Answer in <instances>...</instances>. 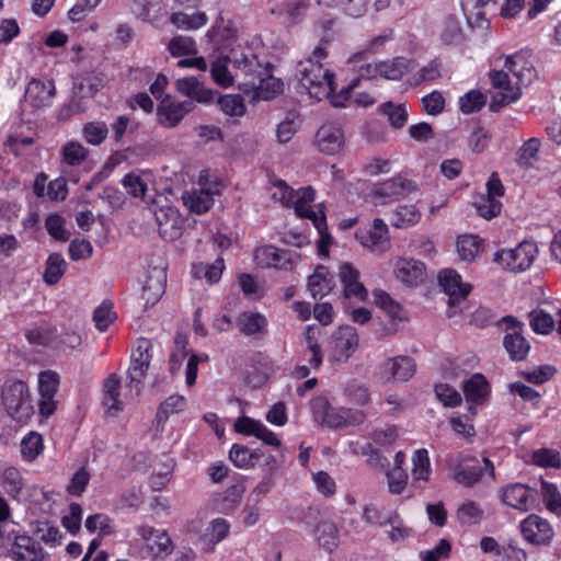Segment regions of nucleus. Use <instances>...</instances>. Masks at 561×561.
<instances>
[{
    "label": "nucleus",
    "mask_w": 561,
    "mask_h": 561,
    "mask_svg": "<svg viewBox=\"0 0 561 561\" xmlns=\"http://www.w3.org/2000/svg\"><path fill=\"white\" fill-rule=\"evenodd\" d=\"M230 527V523L222 517L211 519L206 527L201 517H195L187 523L186 531L196 536L203 551L213 552L229 536Z\"/></svg>",
    "instance_id": "obj_6"
},
{
    "label": "nucleus",
    "mask_w": 561,
    "mask_h": 561,
    "mask_svg": "<svg viewBox=\"0 0 561 561\" xmlns=\"http://www.w3.org/2000/svg\"><path fill=\"white\" fill-rule=\"evenodd\" d=\"M60 378L56 371H41L37 379L38 396H56L58 392Z\"/></svg>",
    "instance_id": "obj_62"
},
{
    "label": "nucleus",
    "mask_w": 561,
    "mask_h": 561,
    "mask_svg": "<svg viewBox=\"0 0 561 561\" xmlns=\"http://www.w3.org/2000/svg\"><path fill=\"white\" fill-rule=\"evenodd\" d=\"M520 531L526 541L536 546L549 545L554 536L550 523L536 514L528 515L522 522Z\"/></svg>",
    "instance_id": "obj_21"
},
{
    "label": "nucleus",
    "mask_w": 561,
    "mask_h": 561,
    "mask_svg": "<svg viewBox=\"0 0 561 561\" xmlns=\"http://www.w3.org/2000/svg\"><path fill=\"white\" fill-rule=\"evenodd\" d=\"M393 278L405 288H417L427 279L426 265L416 259L394 256L390 260Z\"/></svg>",
    "instance_id": "obj_9"
},
{
    "label": "nucleus",
    "mask_w": 561,
    "mask_h": 561,
    "mask_svg": "<svg viewBox=\"0 0 561 561\" xmlns=\"http://www.w3.org/2000/svg\"><path fill=\"white\" fill-rule=\"evenodd\" d=\"M390 225L396 229H410L422 220V211L415 204H399L390 214Z\"/></svg>",
    "instance_id": "obj_32"
},
{
    "label": "nucleus",
    "mask_w": 561,
    "mask_h": 561,
    "mask_svg": "<svg viewBox=\"0 0 561 561\" xmlns=\"http://www.w3.org/2000/svg\"><path fill=\"white\" fill-rule=\"evenodd\" d=\"M437 279L444 293L449 296V305L463 300L471 290V285L462 282L460 274L453 268L442 270Z\"/></svg>",
    "instance_id": "obj_26"
},
{
    "label": "nucleus",
    "mask_w": 561,
    "mask_h": 561,
    "mask_svg": "<svg viewBox=\"0 0 561 561\" xmlns=\"http://www.w3.org/2000/svg\"><path fill=\"white\" fill-rule=\"evenodd\" d=\"M540 493L546 505V508L557 515H561V494L556 484L541 481Z\"/></svg>",
    "instance_id": "obj_57"
},
{
    "label": "nucleus",
    "mask_w": 561,
    "mask_h": 561,
    "mask_svg": "<svg viewBox=\"0 0 561 561\" xmlns=\"http://www.w3.org/2000/svg\"><path fill=\"white\" fill-rule=\"evenodd\" d=\"M215 48L224 51L232 49L237 39V30L230 21H218L207 33Z\"/></svg>",
    "instance_id": "obj_34"
},
{
    "label": "nucleus",
    "mask_w": 561,
    "mask_h": 561,
    "mask_svg": "<svg viewBox=\"0 0 561 561\" xmlns=\"http://www.w3.org/2000/svg\"><path fill=\"white\" fill-rule=\"evenodd\" d=\"M415 364L408 356L387 358L380 366V376L386 382H404L415 374Z\"/></svg>",
    "instance_id": "obj_25"
},
{
    "label": "nucleus",
    "mask_w": 561,
    "mask_h": 561,
    "mask_svg": "<svg viewBox=\"0 0 561 561\" xmlns=\"http://www.w3.org/2000/svg\"><path fill=\"white\" fill-rule=\"evenodd\" d=\"M531 329L539 334L550 333L556 324L554 319L545 310L536 309L529 313Z\"/></svg>",
    "instance_id": "obj_63"
},
{
    "label": "nucleus",
    "mask_w": 561,
    "mask_h": 561,
    "mask_svg": "<svg viewBox=\"0 0 561 561\" xmlns=\"http://www.w3.org/2000/svg\"><path fill=\"white\" fill-rule=\"evenodd\" d=\"M138 396L135 389L130 390L129 380L125 387H122L121 377L117 374H111L103 382V405L110 415H117Z\"/></svg>",
    "instance_id": "obj_10"
},
{
    "label": "nucleus",
    "mask_w": 561,
    "mask_h": 561,
    "mask_svg": "<svg viewBox=\"0 0 561 561\" xmlns=\"http://www.w3.org/2000/svg\"><path fill=\"white\" fill-rule=\"evenodd\" d=\"M339 277L344 288L346 298H354L358 301H365L368 291L359 282V272L350 263H343L339 268Z\"/></svg>",
    "instance_id": "obj_30"
},
{
    "label": "nucleus",
    "mask_w": 561,
    "mask_h": 561,
    "mask_svg": "<svg viewBox=\"0 0 561 561\" xmlns=\"http://www.w3.org/2000/svg\"><path fill=\"white\" fill-rule=\"evenodd\" d=\"M138 536L145 542V547L153 557L170 554L173 549V542L164 529H158L152 526L141 525L136 529Z\"/></svg>",
    "instance_id": "obj_23"
},
{
    "label": "nucleus",
    "mask_w": 561,
    "mask_h": 561,
    "mask_svg": "<svg viewBox=\"0 0 561 561\" xmlns=\"http://www.w3.org/2000/svg\"><path fill=\"white\" fill-rule=\"evenodd\" d=\"M312 419L316 423L330 428H343L362 424L366 415L362 410L334 408L324 396L310 401Z\"/></svg>",
    "instance_id": "obj_2"
},
{
    "label": "nucleus",
    "mask_w": 561,
    "mask_h": 561,
    "mask_svg": "<svg viewBox=\"0 0 561 561\" xmlns=\"http://www.w3.org/2000/svg\"><path fill=\"white\" fill-rule=\"evenodd\" d=\"M188 340L184 334H178L174 339V345L169 357V369L172 374H176L184 362L190 356L187 348Z\"/></svg>",
    "instance_id": "obj_53"
},
{
    "label": "nucleus",
    "mask_w": 561,
    "mask_h": 561,
    "mask_svg": "<svg viewBox=\"0 0 561 561\" xmlns=\"http://www.w3.org/2000/svg\"><path fill=\"white\" fill-rule=\"evenodd\" d=\"M7 413L19 423H26L34 414L32 394L22 380H8L1 392Z\"/></svg>",
    "instance_id": "obj_4"
},
{
    "label": "nucleus",
    "mask_w": 561,
    "mask_h": 561,
    "mask_svg": "<svg viewBox=\"0 0 561 561\" xmlns=\"http://www.w3.org/2000/svg\"><path fill=\"white\" fill-rule=\"evenodd\" d=\"M541 147L539 138H529L517 151V163L523 168H530L538 160V152Z\"/></svg>",
    "instance_id": "obj_54"
},
{
    "label": "nucleus",
    "mask_w": 561,
    "mask_h": 561,
    "mask_svg": "<svg viewBox=\"0 0 561 561\" xmlns=\"http://www.w3.org/2000/svg\"><path fill=\"white\" fill-rule=\"evenodd\" d=\"M363 248L375 254H382L390 249L388 225L381 218H375L369 229H360L355 233Z\"/></svg>",
    "instance_id": "obj_17"
},
{
    "label": "nucleus",
    "mask_w": 561,
    "mask_h": 561,
    "mask_svg": "<svg viewBox=\"0 0 561 561\" xmlns=\"http://www.w3.org/2000/svg\"><path fill=\"white\" fill-rule=\"evenodd\" d=\"M312 534L318 543L328 551L334 550L339 545V530L328 518L319 517Z\"/></svg>",
    "instance_id": "obj_37"
},
{
    "label": "nucleus",
    "mask_w": 561,
    "mask_h": 561,
    "mask_svg": "<svg viewBox=\"0 0 561 561\" xmlns=\"http://www.w3.org/2000/svg\"><path fill=\"white\" fill-rule=\"evenodd\" d=\"M218 193V184L205 183L197 188L185 192L182 199L191 213L201 215L210 209L214 204V196Z\"/></svg>",
    "instance_id": "obj_24"
},
{
    "label": "nucleus",
    "mask_w": 561,
    "mask_h": 561,
    "mask_svg": "<svg viewBox=\"0 0 561 561\" xmlns=\"http://www.w3.org/2000/svg\"><path fill=\"white\" fill-rule=\"evenodd\" d=\"M168 50L174 58L186 57L197 54L195 41L190 36L179 35L173 37L168 44Z\"/></svg>",
    "instance_id": "obj_56"
},
{
    "label": "nucleus",
    "mask_w": 561,
    "mask_h": 561,
    "mask_svg": "<svg viewBox=\"0 0 561 561\" xmlns=\"http://www.w3.org/2000/svg\"><path fill=\"white\" fill-rule=\"evenodd\" d=\"M328 53L323 46H317L312 55L300 61L297 66L296 77L300 87L318 101L330 99L335 107L344 106L340 96L332 95L334 90V75L321 62Z\"/></svg>",
    "instance_id": "obj_1"
},
{
    "label": "nucleus",
    "mask_w": 561,
    "mask_h": 561,
    "mask_svg": "<svg viewBox=\"0 0 561 561\" xmlns=\"http://www.w3.org/2000/svg\"><path fill=\"white\" fill-rule=\"evenodd\" d=\"M531 460L535 465L542 468H560L561 455L559 451L550 448H540L533 453Z\"/></svg>",
    "instance_id": "obj_64"
},
{
    "label": "nucleus",
    "mask_w": 561,
    "mask_h": 561,
    "mask_svg": "<svg viewBox=\"0 0 561 561\" xmlns=\"http://www.w3.org/2000/svg\"><path fill=\"white\" fill-rule=\"evenodd\" d=\"M234 431L245 436H254L268 446L280 447L282 445L277 435L264 423L249 416L239 417L234 423Z\"/></svg>",
    "instance_id": "obj_27"
},
{
    "label": "nucleus",
    "mask_w": 561,
    "mask_h": 561,
    "mask_svg": "<svg viewBox=\"0 0 561 561\" xmlns=\"http://www.w3.org/2000/svg\"><path fill=\"white\" fill-rule=\"evenodd\" d=\"M380 111L388 117L390 125L394 128H401L408 121V111L404 104L385 103Z\"/></svg>",
    "instance_id": "obj_61"
},
{
    "label": "nucleus",
    "mask_w": 561,
    "mask_h": 561,
    "mask_svg": "<svg viewBox=\"0 0 561 561\" xmlns=\"http://www.w3.org/2000/svg\"><path fill=\"white\" fill-rule=\"evenodd\" d=\"M345 133L340 124L327 122L316 131L312 146L314 149L327 156H334L345 148Z\"/></svg>",
    "instance_id": "obj_13"
},
{
    "label": "nucleus",
    "mask_w": 561,
    "mask_h": 561,
    "mask_svg": "<svg viewBox=\"0 0 561 561\" xmlns=\"http://www.w3.org/2000/svg\"><path fill=\"white\" fill-rule=\"evenodd\" d=\"M237 323L241 333L245 335L262 334L266 331L267 319L264 314L245 311L238 316Z\"/></svg>",
    "instance_id": "obj_43"
},
{
    "label": "nucleus",
    "mask_w": 561,
    "mask_h": 561,
    "mask_svg": "<svg viewBox=\"0 0 561 561\" xmlns=\"http://www.w3.org/2000/svg\"><path fill=\"white\" fill-rule=\"evenodd\" d=\"M492 84V100L490 107L493 111L518 101L522 96V87L512 81L504 70H493L490 72Z\"/></svg>",
    "instance_id": "obj_11"
},
{
    "label": "nucleus",
    "mask_w": 561,
    "mask_h": 561,
    "mask_svg": "<svg viewBox=\"0 0 561 561\" xmlns=\"http://www.w3.org/2000/svg\"><path fill=\"white\" fill-rule=\"evenodd\" d=\"M151 360L150 344L148 341H141L130 357V366L127 371L130 390L135 389L140 393V385L145 379Z\"/></svg>",
    "instance_id": "obj_19"
},
{
    "label": "nucleus",
    "mask_w": 561,
    "mask_h": 561,
    "mask_svg": "<svg viewBox=\"0 0 561 561\" xmlns=\"http://www.w3.org/2000/svg\"><path fill=\"white\" fill-rule=\"evenodd\" d=\"M272 14H277L287 24L294 25L301 22L307 15V3L300 1H288L271 9Z\"/></svg>",
    "instance_id": "obj_39"
},
{
    "label": "nucleus",
    "mask_w": 561,
    "mask_h": 561,
    "mask_svg": "<svg viewBox=\"0 0 561 561\" xmlns=\"http://www.w3.org/2000/svg\"><path fill=\"white\" fill-rule=\"evenodd\" d=\"M89 150L79 141L66 142L61 150V161L69 167L80 165L88 158Z\"/></svg>",
    "instance_id": "obj_50"
},
{
    "label": "nucleus",
    "mask_w": 561,
    "mask_h": 561,
    "mask_svg": "<svg viewBox=\"0 0 561 561\" xmlns=\"http://www.w3.org/2000/svg\"><path fill=\"white\" fill-rule=\"evenodd\" d=\"M334 286V280L329 270L320 265L308 278V289L313 298L328 295Z\"/></svg>",
    "instance_id": "obj_38"
},
{
    "label": "nucleus",
    "mask_w": 561,
    "mask_h": 561,
    "mask_svg": "<svg viewBox=\"0 0 561 561\" xmlns=\"http://www.w3.org/2000/svg\"><path fill=\"white\" fill-rule=\"evenodd\" d=\"M414 68L415 65L412 60L398 57L392 60L368 64L362 68L360 76L367 79L383 78L387 80H400Z\"/></svg>",
    "instance_id": "obj_16"
},
{
    "label": "nucleus",
    "mask_w": 561,
    "mask_h": 561,
    "mask_svg": "<svg viewBox=\"0 0 561 561\" xmlns=\"http://www.w3.org/2000/svg\"><path fill=\"white\" fill-rule=\"evenodd\" d=\"M503 345L512 360H523L528 355L530 345L517 331L504 336Z\"/></svg>",
    "instance_id": "obj_46"
},
{
    "label": "nucleus",
    "mask_w": 561,
    "mask_h": 561,
    "mask_svg": "<svg viewBox=\"0 0 561 561\" xmlns=\"http://www.w3.org/2000/svg\"><path fill=\"white\" fill-rule=\"evenodd\" d=\"M501 501L522 512L531 510L534 503V492L525 484L513 483L501 489Z\"/></svg>",
    "instance_id": "obj_28"
},
{
    "label": "nucleus",
    "mask_w": 561,
    "mask_h": 561,
    "mask_svg": "<svg viewBox=\"0 0 561 561\" xmlns=\"http://www.w3.org/2000/svg\"><path fill=\"white\" fill-rule=\"evenodd\" d=\"M373 297L375 305L383 310L392 320H405L402 306L396 301L388 293L381 289H375L373 291Z\"/></svg>",
    "instance_id": "obj_47"
},
{
    "label": "nucleus",
    "mask_w": 561,
    "mask_h": 561,
    "mask_svg": "<svg viewBox=\"0 0 561 561\" xmlns=\"http://www.w3.org/2000/svg\"><path fill=\"white\" fill-rule=\"evenodd\" d=\"M254 257L261 267H273L282 271H291L301 259L295 251L278 249L274 245L259 248L255 251Z\"/></svg>",
    "instance_id": "obj_15"
},
{
    "label": "nucleus",
    "mask_w": 561,
    "mask_h": 561,
    "mask_svg": "<svg viewBox=\"0 0 561 561\" xmlns=\"http://www.w3.org/2000/svg\"><path fill=\"white\" fill-rule=\"evenodd\" d=\"M56 87L51 80L32 79L26 85L24 103L32 110H42L53 104Z\"/></svg>",
    "instance_id": "obj_20"
},
{
    "label": "nucleus",
    "mask_w": 561,
    "mask_h": 561,
    "mask_svg": "<svg viewBox=\"0 0 561 561\" xmlns=\"http://www.w3.org/2000/svg\"><path fill=\"white\" fill-rule=\"evenodd\" d=\"M411 478L414 485L425 484L431 480L433 469L428 450L415 449L411 456Z\"/></svg>",
    "instance_id": "obj_33"
},
{
    "label": "nucleus",
    "mask_w": 561,
    "mask_h": 561,
    "mask_svg": "<svg viewBox=\"0 0 561 561\" xmlns=\"http://www.w3.org/2000/svg\"><path fill=\"white\" fill-rule=\"evenodd\" d=\"M157 208L153 209L160 236L167 241L179 239L183 231V219L179 210L163 201H157Z\"/></svg>",
    "instance_id": "obj_14"
},
{
    "label": "nucleus",
    "mask_w": 561,
    "mask_h": 561,
    "mask_svg": "<svg viewBox=\"0 0 561 561\" xmlns=\"http://www.w3.org/2000/svg\"><path fill=\"white\" fill-rule=\"evenodd\" d=\"M167 286V271L163 266L150 267L141 280V299L145 306L156 305L164 294Z\"/></svg>",
    "instance_id": "obj_22"
},
{
    "label": "nucleus",
    "mask_w": 561,
    "mask_h": 561,
    "mask_svg": "<svg viewBox=\"0 0 561 561\" xmlns=\"http://www.w3.org/2000/svg\"><path fill=\"white\" fill-rule=\"evenodd\" d=\"M151 180V173L147 171L130 172L122 179V185L126 193L134 198H144Z\"/></svg>",
    "instance_id": "obj_40"
},
{
    "label": "nucleus",
    "mask_w": 561,
    "mask_h": 561,
    "mask_svg": "<svg viewBox=\"0 0 561 561\" xmlns=\"http://www.w3.org/2000/svg\"><path fill=\"white\" fill-rule=\"evenodd\" d=\"M0 484L8 495L13 500H20V495L24 489V479L18 468H5L0 476Z\"/></svg>",
    "instance_id": "obj_45"
},
{
    "label": "nucleus",
    "mask_w": 561,
    "mask_h": 561,
    "mask_svg": "<svg viewBox=\"0 0 561 561\" xmlns=\"http://www.w3.org/2000/svg\"><path fill=\"white\" fill-rule=\"evenodd\" d=\"M467 401L482 404L490 394V383L482 374H474L462 385Z\"/></svg>",
    "instance_id": "obj_36"
},
{
    "label": "nucleus",
    "mask_w": 561,
    "mask_h": 561,
    "mask_svg": "<svg viewBox=\"0 0 561 561\" xmlns=\"http://www.w3.org/2000/svg\"><path fill=\"white\" fill-rule=\"evenodd\" d=\"M107 134L108 128L104 122H91L82 127V137L92 146L101 145L106 139Z\"/></svg>",
    "instance_id": "obj_58"
},
{
    "label": "nucleus",
    "mask_w": 561,
    "mask_h": 561,
    "mask_svg": "<svg viewBox=\"0 0 561 561\" xmlns=\"http://www.w3.org/2000/svg\"><path fill=\"white\" fill-rule=\"evenodd\" d=\"M358 334L351 325H341L334 331L329 341V356L334 363H345L357 351Z\"/></svg>",
    "instance_id": "obj_12"
},
{
    "label": "nucleus",
    "mask_w": 561,
    "mask_h": 561,
    "mask_svg": "<svg viewBox=\"0 0 561 561\" xmlns=\"http://www.w3.org/2000/svg\"><path fill=\"white\" fill-rule=\"evenodd\" d=\"M84 527L89 533H99L100 536H107L114 531L112 519L101 513L88 516Z\"/></svg>",
    "instance_id": "obj_59"
},
{
    "label": "nucleus",
    "mask_w": 561,
    "mask_h": 561,
    "mask_svg": "<svg viewBox=\"0 0 561 561\" xmlns=\"http://www.w3.org/2000/svg\"><path fill=\"white\" fill-rule=\"evenodd\" d=\"M193 108L192 101H178L164 95L157 108L158 122L164 127H175Z\"/></svg>",
    "instance_id": "obj_18"
},
{
    "label": "nucleus",
    "mask_w": 561,
    "mask_h": 561,
    "mask_svg": "<svg viewBox=\"0 0 561 561\" xmlns=\"http://www.w3.org/2000/svg\"><path fill=\"white\" fill-rule=\"evenodd\" d=\"M264 456L261 449L251 450L239 444H233L229 451V459L240 469H250L255 466V460Z\"/></svg>",
    "instance_id": "obj_44"
},
{
    "label": "nucleus",
    "mask_w": 561,
    "mask_h": 561,
    "mask_svg": "<svg viewBox=\"0 0 561 561\" xmlns=\"http://www.w3.org/2000/svg\"><path fill=\"white\" fill-rule=\"evenodd\" d=\"M221 112L231 117H241L245 113L243 99L238 94H227L218 101Z\"/></svg>",
    "instance_id": "obj_60"
},
{
    "label": "nucleus",
    "mask_w": 561,
    "mask_h": 561,
    "mask_svg": "<svg viewBox=\"0 0 561 561\" xmlns=\"http://www.w3.org/2000/svg\"><path fill=\"white\" fill-rule=\"evenodd\" d=\"M14 561H49V557L31 537L19 536L10 551Z\"/></svg>",
    "instance_id": "obj_31"
},
{
    "label": "nucleus",
    "mask_w": 561,
    "mask_h": 561,
    "mask_svg": "<svg viewBox=\"0 0 561 561\" xmlns=\"http://www.w3.org/2000/svg\"><path fill=\"white\" fill-rule=\"evenodd\" d=\"M21 456L25 461L35 460L44 450V440L39 433L28 432L21 440Z\"/></svg>",
    "instance_id": "obj_51"
},
{
    "label": "nucleus",
    "mask_w": 561,
    "mask_h": 561,
    "mask_svg": "<svg viewBox=\"0 0 561 561\" xmlns=\"http://www.w3.org/2000/svg\"><path fill=\"white\" fill-rule=\"evenodd\" d=\"M175 89L182 95L196 100L199 103H209L214 96L211 90L205 88L193 76L178 79L175 81Z\"/></svg>",
    "instance_id": "obj_35"
},
{
    "label": "nucleus",
    "mask_w": 561,
    "mask_h": 561,
    "mask_svg": "<svg viewBox=\"0 0 561 561\" xmlns=\"http://www.w3.org/2000/svg\"><path fill=\"white\" fill-rule=\"evenodd\" d=\"M416 191L417 185L414 181L402 175H396L375 184L368 193V198L376 206L387 205L392 201L413 194Z\"/></svg>",
    "instance_id": "obj_8"
},
{
    "label": "nucleus",
    "mask_w": 561,
    "mask_h": 561,
    "mask_svg": "<svg viewBox=\"0 0 561 561\" xmlns=\"http://www.w3.org/2000/svg\"><path fill=\"white\" fill-rule=\"evenodd\" d=\"M456 250L462 261L472 262L482 253L483 242L476 234H461L457 238Z\"/></svg>",
    "instance_id": "obj_42"
},
{
    "label": "nucleus",
    "mask_w": 561,
    "mask_h": 561,
    "mask_svg": "<svg viewBox=\"0 0 561 561\" xmlns=\"http://www.w3.org/2000/svg\"><path fill=\"white\" fill-rule=\"evenodd\" d=\"M306 218L310 219L318 230L320 238L317 242L318 253L323 256L329 255V245L332 243V238L328 233L327 220L322 210H313Z\"/></svg>",
    "instance_id": "obj_48"
},
{
    "label": "nucleus",
    "mask_w": 561,
    "mask_h": 561,
    "mask_svg": "<svg viewBox=\"0 0 561 561\" xmlns=\"http://www.w3.org/2000/svg\"><path fill=\"white\" fill-rule=\"evenodd\" d=\"M448 467L450 478L466 488L478 483L484 471L488 472L492 479L495 477L494 466L492 461L485 457L479 459L472 455L459 454L449 459Z\"/></svg>",
    "instance_id": "obj_3"
},
{
    "label": "nucleus",
    "mask_w": 561,
    "mask_h": 561,
    "mask_svg": "<svg viewBox=\"0 0 561 561\" xmlns=\"http://www.w3.org/2000/svg\"><path fill=\"white\" fill-rule=\"evenodd\" d=\"M325 5L334 8L350 18H360L367 10L369 0H321Z\"/></svg>",
    "instance_id": "obj_49"
},
{
    "label": "nucleus",
    "mask_w": 561,
    "mask_h": 561,
    "mask_svg": "<svg viewBox=\"0 0 561 561\" xmlns=\"http://www.w3.org/2000/svg\"><path fill=\"white\" fill-rule=\"evenodd\" d=\"M171 23L179 30L195 31L207 24V15L202 11H179L170 18Z\"/></svg>",
    "instance_id": "obj_41"
},
{
    "label": "nucleus",
    "mask_w": 561,
    "mask_h": 561,
    "mask_svg": "<svg viewBox=\"0 0 561 561\" xmlns=\"http://www.w3.org/2000/svg\"><path fill=\"white\" fill-rule=\"evenodd\" d=\"M504 68L510 71L522 85L530 84L537 77V71L533 62L520 53L504 56Z\"/></svg>",
    "instance_id": "obj_29"
},
{
    "label": "nucleus",
    "mask_w": 561,
    "mask_h": 561,
    "mask_svg": "<svg viewBox=\"0 0 561 561\" xmlns=\"http://www.w3.org/2000/svg\"><path fill=\"white\" fill-rule=\"evenodd\" d=\"M271 196L273 201L284 207H293L299 217L306 218L312 213L314 201V190L311 186L293 190L285 181L276 180L271 185Z\"/></svg>",
    "instance_id": "obj_5"
},
{
    "label": "nucleus",
    "mask_w": 561,
    "mask_h": 561,
    "mask_svg": "<svg viewBox=\"0 0 561 561\" xmlns=\"http://www.w3.org/2000/svg\"><path fill=\"white\" fill-rule=\"evenodd\" d=\"M538 255V247L533 241H523L514 248L499 250L494 261L510 272H524L528 270Z\"/></svg>",
    "instance_id": "obj_7"
},
{
    "label": "nucleus",
    "mask_w": 561,
    "mask_h": 561,
    "mask_svg": "<svg viewBox=\"0 0 561 561\" xmlns=\"http://www.w3.org/2000/svg\"><path fill=\"white\" fill-rule=\"evenodd\" d=\"M67 263L65 259L58 254L53 253L46 261L43 279L47 285H55L64 276L66 272Z\"/></svg>",
    "instance_id": "obj_52"
},
{
    "label": "nucleus",
    "mask_w": 561,
    "mask_h": 561,
    "mask_svg": "<svg viewBox=\"0 0 561 561\" xmlns=\"http://www.w3.org/2000/svg\"><path fill=\"white\" fill-rule=\"evenodd\" d=\"M225 270L222 259H217L213 264L199 263L193 266V276L196 278H205L209 284L217 283Z\"/></svg>",
    "instance_id": "obj_55"
}]
</instances>
